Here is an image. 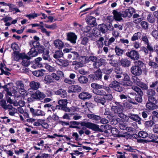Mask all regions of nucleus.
Instances as JSON below:
<instances>
[{"label":"nucleus","instance_id":"nucleus-1","mask_svg":"<svg viewBox=\"0 0 158 158\" xmlns=\"http://www.w3.org/2000/svg\"><path fill=\"white\" fill-rule=\"evenodd\" d=\"M133 63L130 68L131 73L133 75L140 76L146 69L145 64L141 60L134 61Z\"/></svg>","mask_w":158,"mask_h":158},{"label":"nucleus","instance_id":"nucleus-2","mask_svg":"<svg viewBox=\"0 0 158 158\" xmlns=\"http://www.w3.org/2000/svg\"><path fill=\"white\" fill-rule=\"evenodd\" d=\"M69 123L70 126H76L80 124L81 126L85 127L87 128L91 129L95 132H103V130L99 127V125L91 122H86L83 121L81 122L80 123L79 122L76 121H71Z\"/></svg>","mask_w":158,"mask_h":158},{"label":"nucleus","instance_id":"nucleus-3","mask_svg":"<svg viewBox=\"0 0 158 158\" xmlns=\"http://www.w3.org/2000/svg\"><path fill=\"white\" fill-rule=\"evenodd\" d=\"M102 74L101 69H98L97 71L88 76V77L90 82H93L98 81H101Z\"/></svg>","mask_w":158,"mask_h":158},{"label":"nucleus","instance_id":"nucleus-4","mask_svg":"<svg viewBox=\"0 0 158 158\" xmlns=\"http://www.w3.org/2000/svg\"><path fill=\"white\" fill-rule=\"evenodd\" d=\"M45 48L43 45H40L36 49L32 48L30 51L28 53V55L30 57H35L37 56L38 53L41 54L44 52Z\"/></svg>","mask_w":158,"mask_h":158},{"label":"nucleus","instance_id":"nucleus-5","mask_svg":"<svg viewBox=\"0 0 158 158\" xmlns=\"http://www.w3.org/2000/svg\"><path fill=\"white\" fill-rule=\"evenodd\" d=\"M125 55L132 60L135 61L138 60L140 56L138 52L134 50L133 48L131 50L129 49L128 52L126 53Z\"/></svg>","mask_w":158,"mask_h":158},{"label":"nucleus","instance_id":"nucleus-6","mask_svg":"<svg viewBox=\"0 0 158 158\" xmlns=\"http://www.w3.org/2000/svg\"><path fill=\"white\" fill-rule=\"evenodd\" d=\"M158 101L156 99H148V101L146 103V107L149 110H153L158 108Z\"/></svg>","mask_w":158,"mask_h":158},{"label":"nucleus","instance_id":"nucleus-7","mask_svg":"<svg viewBox=\"0 0 158 158\" xmlns=\"http://www.w3.org/2000/svg\"><path fill=\"white\" fill-rule=\"evenodd\" d=\"M30 92H33L31 94V97L34 99L38 101H41L43 99L46 97V95L44 93L41 92L39 90L35 91L34 92L30 91Z\"/></svg>","mask_w":158,"mask_h":158},{"label":"nucleus","instance_id":"nucleus-8","mask_svg":"<svg viewBox=\"0 0 158 158\" xmlns=\"http://www.w3.org/2000/svg\"><path fill=\"white\" fill-rule=\"evenodd\" d=\"M109 86L110 88L113 89L117 92H121L123 89V88L119 82L116 80H114L111 82L109 84Z\"/></svg>","mask_w":158,"mask_h":158},{"label":"nucleus","instance_id":"nucleus-9","mask_svg":"<svg viewBox=\"0 0 158 158\" xmlns=\"http://www.w3.org/2000/svg\"><path fill=\"white\" fill-rule=\"evenodd\" d=\"M143 93L139 94H135V100L134 99H131L129 101V102L133 104L134 105H136L137 104V102L139 103H141L143 101Z\"/></svg>","mask_w":158,"mask_h":158},{"label":"nucleus","instance_id":"nucleus-10","mask_svg":"<svg viewBox=\"0 0 158 158\" xmlns=\"http://www.w3.org/2000/svg\"><path fill=\"white\" fill-rule=\"evenodd\" d=\"M77 39V36L74 33L70 32L67 33V40L73 44L76 43Z\"/></svg>","mask_w":158,"mask_h":158},{"label":"nucleus","instance_id":"nucleus-11","mask_svg":"<svg viewBox=\"0 0 158 158\" xmlns=\"http://www.w3.org/2000/svg\"><path fill=\"white\" fill-rule=\"evenodd\" d=\"M135 12V9L132 7L126 9L124 11H122L123 17L131 18L133 13Z\"/></svg>","mask_w":158,"mask_h":158},{"label":"nucleus","instance_id":"nucleus-12","mask_svg":"<svg viewBox=\"0 0 158 158\" xmlns=\"http://www.w3.org/2000/svg\"><path fill=\"white\" fill-rule=\"evenodd\" d=\"M68 103V100L66 99H60V109L65 112H70V109L67 107Z\"/></svg>","mask_w":158,"mask_h":158},{"label":"nucleus","instance_id":"nucleus-13","mask_svg":"<svg viewBox=\"0 0 158 158\" xmlns=\"http://www.w3.org/2000/svg\"><path fill=\"white\" fill-rule=\"evenodd\" d=\"M92 96L91 94L88 92L83 91L80 93L78 96V98L81 100L85 101L90 99Z\"/></svg>","mask_w":158,"mask_h":158},{"label":"nucleus","instance_id":"nucleus-14","mask_svg":"<svg viewBox=\"0 0 158 158\" xmlns=\"http://www.w3.org/2000/svg\"><path fill=\"white\" fill-rule=\"evenodd\" d=\"M124 78L121 82V84L124 86H130L132 84V82L130 79L129 76L127 73L123 74Z\"/></svg>","mask_w":158,"mask_h":158},{"label":"nucleus","instance_id":"nucleus-15","mask_svg":"<svg viewBox=\"0 0 158 158\" xmlns=\"http://www.w3.org/2000/svg\"><path fill=\"white\" fill-rule=\"evenodd\" d=\"M106 60L102 58L97 59V60L93 63V65L95 69H98L102 65H105Z\"/></svg>","mask_w":158,"mask_h":158},{"label":"nucleus","instance_id":"nucleus-16","mask_svg":"<svg viewBox=\"0 0 158 158\" xmlns=\"http://www.w3.org/2000/svg\"><path fill=\"white\" fill-rule=\"evenodd\" d=\"M129 118L136 123H137L139 124H141L142 121L141 118L139 117L138 115L132 113L128 114Z\"/></svg>","mask_w":158,"mask_h":158},{"label":"nucleus","instance_id":"nucleus-17","mask_svg":"<svg viewBox=\"0 0 158 158\" xmlns=\"http://www.w3.org/2000/svg\"><path fill=\"white\" fill-rule=\"evenodd\" d=\"M13 53L16 58H18V61L20 59L23 60L25 59H30L31 57L30 56H27L24 52L19 53V51H14Z\"/></svg>","mask_w":158,"mask_h":158},{"label":"nucleus","instance_id":"nucleus-18","mask_svg":"<svg viewBox=\"0 0 158 158\" xmlns=\"http://www.w3.org/2000/svg\"><path fill=\"white\" fill-rule=\"evenodd\" d=\"M30 110L31 113L34 117L36 116H43L45 114L44 111L40 110H35L32 107L30 108Z\"/></svg>","mask_w":158,"mask_h":158},{"label":"nucleus","instance_id":"nucleus-19","mask_svg":"<svg viewBox=\"0 0 158 158\" xmlns=\"http://www.w3.org/2000/svg\"><path fill=\"white\" fill-rule=\"evenodd\" d=\"M86 20L87 24L92 27L97 25L96 18L94 17L89 15L86 17Z\"/></svg>","mask_w":158,"mask_h":158},{"label":"nucleus","instance_id":"nucleus-20","mask_svg":"<svg viewBox=\"0 0 158 158\" xmlns=\"http://www.w3.org/2000/svg\"><path fill=\"white\" fill-rule=\"evenodd\" d=\"M111 132L114 137L124 138L125 135L124 133L120 132V131L116 128H113L111 129Z\"/></svg>","mask_w":158,"mask_h":158},{"label":"nucleus","instance_id":"nucleus-21","mask_svg":"<svg viewBox=\"0 0 158 158\" xmlns=\"http://www.w3.org/2000/svg\"><path fill=\"white\" fill-rule=\"evenodd\" d=\"M112 13L113 15L115 21L120 22L123 20L122 17H123V13L120 12H118L116 10H113Z\"/></svg>","mask_w":158,"mask_h":158},{"label":"nucleus","instance_id":"nucleus-22","mask_svg":"<svg viewBox=\"0 0 158 158\" xmlns=\"http://www.w3.org/2000/svg\"><path fill=\"white\" fill-rule=\"evenodd\" d=\"M81 88L79 85H74L71 86L68 90L69 93H79L81 91Z\"/></svg>","mask_w":158,"mask_h":158},{"label":"nucleus","instance_id":"nucleus-23","mask_svg":"<svg viewBox=\"0 0 158 158\" xmlns=\"http://www.w3.org/2000/svg\"><path fill=\"white\" fill-rule=\"evenodd\" d=\"M0 105L4 109L6 110L8 109L9 110H12L13 108V106L11 104L7 105L6 101L4 99H2L0 101Z\"/></svg>","mask_w":158,"mask_h":158},{"label":"nucleus","instance_id":"nucleus-24","mask_svg":"<svg viewBox=\"0 0 158 158\" xmlns=\"http://www.w3.org/2000/svg\"><path fill=\"white\" fill-rule=\"evenodd\" d=\"M42 58L40 57H38L35 59L34 61H33L32 62V67L35 69L36 67L40 68L42 67V64L40 61L42 60Z\"/></svg>","mask_w":158,"mask_h":158},{"label":"nucleus","instance_id":"nucleus-25","mask_svg":"<svg viewBox=\"0 0 158 158\" xmlns=\"http://www.w3.org/2000/svg\"><path fill=\"white\" fill-rule=\"evenodd\" d=\"M146 94L148 99L153 100L156 99L154 97L156 94V92L154 90L152 89H148L147 90Z\"/></svg>","mask_w":158,"mask_h":158},{"label":"nucleus","instance_id":"nucleus-26","mask_svg":"<svg viewBox=\"0 0 158 158\" xmlns=\"http://www.w3.org/2000/svg\"><path fill=\"white\" fill-rule=\"evenodd\" d=\"M120 65L123 67L127 68L130 66L131 64L130 60L127 58H122L120 61Z\"/></svg>","mask_w":158,"mask_h":158},{"label":"nucleus","instance_id":"nucleus-27","mask_svg":"<svg viewBox=\"0 0 158 158\" xmlns=\"http://www.w3.org/2000/svg\"><path fill=\"white\" fill-rule=\"evenodd\" d=\"M29 85L31 87V90H33L34 91H36L40 87V84L39 82H36L33 81L30 82Z\"/></svg>","mask_w":158,"mask_h":158},{"label":"nucleus","instance_id":"nucleus-28","mask_svg":"<svg viewBox=\"0 0 158 158\" xmlns=\"http://www.w3.org/2000/svg\"><path fill=\"white\" fill-rule=\"evenodd\" d=\"M94 100L95 102L98 104H101L102 105H105V101L102 96H95L94 97Z\"/></svg>","mask_w":158,"mask_h":158},{"label":"nucleus","instance_id":"nucleus-29","mask_svg":"<svg viewBox=\"0 0 158 158\" xmlns=\"http://www.w3.org/2000/svg\"><path fill=\"white\" fill-rule=\"evenodd\" d=\"M98 27L102 33H106L108 30L107 26L104 23L99 24Z\"/></svg>","mask_w":158,"mask_h":158},{"label":"nucleus","instance_id":"nucleus-30","mask_svg":"<svg viewBox=\"0 0 158 158\" xmlns=\"http://www.w3.org/2000/svg\"><path fill=\"white\" fill-rule=\"evenodd\" d=\"M123 107L122 106L120 107L115 106H112L111 108V111L115 113L118 114L123 112Z\"/></svg>","mask_w":158,"mask_h":158},{"label":"nucleus","instance_id":"nucleus-31","mask_svg":"<svg viewBox=\"0 0 158 158\" xmlns=\"http://www.w3.org/2000/svg\"><path fill=\"white\" fill-rule=\"evenodd\" d=\"M52 76L51 75H46L43 80L44 82L47 85H48L51 83L54 82L53 79L52 78Z\"/></svg>","mask_w":158,"mask_h":158},{"label":"nucleus","instance_id":"nucleus-32","mask_svg":"<svg viewBox=\"0 0 158 158\" xmlns=\"http://www.w3.org/2000/svg\"><path fill=\"white\" fill-rule=\"evenodd\" d=\"M156 23L157 30L155 29L153 30L151 34L156 40L158 41V19L156 20Z\"/></svg>","mask_w":158,"mask_h":158},{"label":"nucleus","instance_id":"nucleus-33","mask_svg":"<svg viewBox=\"0 0 158 158\" xmlns=\"http://www.w3.org/2000/svg\"><path fill=\"white\" fill-rule=\"evenodd\" d=\"M45 72V71L44 69H40L38 70L33 71L32 74L37 77H42L44 75V72Z\"/></svg>","mask_w":158,"mask_h":158},{"label":"nucleus","instance_id":"nucleus-34","mask_svg":"<svg viewBox=\"0 0 158 158\" xmlns=\"http://www.w3.org/2000/svg\"><path fill=\"white\" fill-rule=\"evenodd\" d=\"M155 123L152 120L145 121L143 120L142 121V124H144L146 128H148L152 127L155 124Z\"/></svg>","mask_w":158,"mask_h":158},{"label":"nucleus","instance_id":"nucleus-35","mask_svg":"<svg viewBox=\"0 0 158 158\" xmlns=\"http://www.w3.org/2000/svg\"><path fill=\"white\" fill-rule=\"evenodd\" d=\"M88 78L83 75H81L78 78V81L81 84H86L88 81Z\"/></svg>","mask_w":158,"mask_h":158},{"label":"nucleus","instance_id":"nucleus-36","mask_svg":"<svg viewBox=\"0 0 158 158\" xmlns=\"http://www.w3.org/2000/svg\"><path fill=\"white\" fill-rule=\"evenodd\" d=\"M81 41V44L84 46L87 45L89 42V39L87 37L82 36L80 38Z\"/></svg>","mask_w":158,"mask_h":158},{"label":"nucleus","instance_id":"nucleus-37","mask_svg":"<svg viewBox=\"0 0 158 158\" xmlns=\"http://www.w3.org/2000/svg\"><path fill=\"white\" fill-rule=\"evenodd\" d=\"M88 118L94 120L98 122L101 119V117L94 114H89L87 115Z\"/></svg>","mask_w":158,"mask_h":158},{"label":"nucleus","instance_id":"nucleus-38","mask_svg":"<svg viewBox=\"0 0 158 158\" xmlns=\"http://www.w3.org/2000/svg\"><path fill=\"white\" fill-rule=\"evenodd\" d=\"M152 116H150L149 118H150L152 117V120L154 123L158 122V112L156 111H153L152 112Z\"/></svg>","mask_w":158,"mask_h":158},{"label":"nucleus","instance_id":"nucleus-39","mask_svg":"<svg viewBox=\"0 0 158 158\" xmlns=\"http://www.w3.org/2000/svg\"><path fill=\"white\" fill-rule=\"evenodd\" d=\"M124 134L125 135L124 138L127 139H132V138L136 139L138 136V135L136 134H134V133L131 134L127 132H125Z\"/></svg>","mask_w":158,"mask_h":158},{"label":"nucleus","instance_id":"nucleus-40","mask_svg":"<svg viewBox=\"0 0 158 158\" xmlns=\"http://www.w3.org/2000/svg\"><path fill=\"white\" fill-rule=\"evenodd\" d=\"M93 92L95 94L102 96L106 94V92L104 90L102 89H93Z\"/></svg>","mask_w":158,"mask_h":158},{"label":"nucleus","instance_id":"nucleus-41","mask_svg":"<svg viewBox=\"0 0 158 158\" xmlns=\"http://www.w3.org/2000/svg\"><path fill=\"white\" fill-rule=\"evenodd\" d=\"M103 99H104L105 102L106 101H111L112 100L113 96L111 94L108 93L105 94L102 96Z\"/></svg>","mask_w":158,"mask_h":158},{"label":"nucleus","instance_id":"nucleus-42","mask_svg":"<svg viewBox=\"0 0 158 158\" xmlns=\"http://www.w3.org/2000/svg\"><path fill=\"white\" fill-rule=\"evenodd\" d=\"M114 50L116 55L118 56H122L123 54L124 50L121 49L118 47L116 46L115 47Z\"/></svg>","mask_w":158,"mask_h":158},{"label":"nucleus","instance_id":"nucleus-43","mask_svg":"<svg viewBox=\"0 0 158 158\" xmlns=\"http://www.w3.org/2000/svg\"><path fill=\"white\" fill-rule=\"evenodd\" d=\"M141 35V34L140 32H137L135 33L131 38V41H134L138 40L139 38L140 39Z\"/></svg>","mask_w":158,"mask_h":158},{"label":"nucleus","instance_id":"nucleus-44","mask_svg":"<svg viewBox=\"0 0 158 158\" xmlns=\"http://www.w3.org/2000/svg\"><path fill=\"white\" fill-rule=\"evenodd\" d=\"M49 52L48 50H46L43 53L42 58L45 60H47L49 61L50 60V58L49 56Z\"/></svg>","mask_w":158,"mask_h":158},{"label":"nucleus","instance_id":"nucleus-45","mask_svg":"<svg viewBox=\"0 0 158 158\" xmlns=\"http://www.w3.org/2000/svg\"><path fill=\"white\" fill-rule=\"evenodd\" d=\"M93 32L94 33L95 37L101 36V32L98 27L94 28L93 29Z\"/></svg>","mask_w":158,"mask_h":158},{"label":"nucleus","instance_id":"nucleus-46","mask_svg":"<svg viewBox=\"0 0 158 158\" xmlns=\"http://www.w3.org/2000/svg\"><path fill=\"white\" fill-rule=\"evenodd\" d=\"M148 65L152 68L154 69L158 68V64L156 62L153 61L152 60H150L148 63Z\"/></svg>","mask_w":158,"mask_h":158},{"label":"nucleus","instance_id":"nucleus-47","mask_svg":"<svg viewBox=\"0 0 158 158\" xmlns=\"http://www.w3.org/2000/svg\"><path fill=\"white\" fill-rule=\"evenodd\" d=\"M138 77L139 76L134 75L132 77V79L133 82L137 85L140 84L141 82L140 79L138 78Z\"/></svg>","mask_w":158,"mask_h":158},{"label":"nucleus","instance_id":"nucleus-48","mask_svg":"<svg viewBox=\"0 0 158 158\" xmlns=\"http://www.w3.org/2000/svg\"><path fill=\"white\" fill-rule=\"evenodd\" d=\"M69 65V62L68 60L60 59V66L63 67H66Z\"/></svg>","mask_w":158,"mask_h":158},{"label":"nucleus","instance_id":"nucleus-49","mask_svg":"<svg viewBox=\"0 0 158 158\" xmlns=\"http://www.w3.org/2000/svg\"><path fill=\"white\" fill-rule=\"evenodd\" d=\"M142 28L144 30H148V23L145 21H142L140 23Z\"/></svg>","mask_w":158,"mask_h":158},{"label":"nucleus","instance_id":"nucleus-50","mask_svg":"<svg viewBox=\"0 0 158 158\" xmlns=\"http://www.w3.org/2000/svg\"><path fill=\"white\" fill-rule=\"evenodd\" d=\"M148 136V133L144 131H140L138 133V136L140 138H145Z\"/></svg>","mask_w":158,"mask_h":158},{"label":"nucleus","instance_id":"nucleus-51","mask_svg":"<svg viewBox=\"0 0 158 158\" xmlns=\"http://www.w3.org/2000/svg\"><path fill=\"white\" fill-rule=\"evenodd\" d=\"M118 97L121 100H125L128 98L131 99L130 97L127 95L126 94H121L119 95Z\"/></svg>","mask_w":158,"mask_h":158},{"label":"nucleus","instance_id":"nucleus-52","mask_svg":"<svg viewBox=\"0 0 158 158\" xmlns=\"http://www.w3.org/2000/svg\"><path fill=\"white\" fill-rule=\"evenodd\" d=\"M118 126L121 129L124 130H126L127 124L126 123L122 122L119 123Z\"/></svg>","mask_w":158,"mask_h":158},{"label":"nucleus","instance_id":"nucleus-53","mask_svg":"<svg viewBox=\"0 0 158 158\" xmlns=\"http://www.w3.org/2000/svg\"><path fill=\"white\" fill-rule=\"evenodd\" d=\"M147 19L148 21L150 23H153L155 22V20L154 17L152 16L151 15L149 14L148 15Z\"/></svg>","mask_w":158,"mask_h":158},{"label":"nucleus","instance_id":"nucleus-54","mask_svg":"<svg viewBox=\"0 0 158 158\" xmlns=\"http://www.w3.org/2000/svg\"><path fill=\"white\" fill-rule=\"evenodd\" d=\"M102 73H103L106 75H110V74L113 71V69L112 68L110 69H102Z\"/></svg>","mask_w":158,"mask_h":158},{"label":"nucleus","instance_id":"nucleus-55","mask_svg":"<svg viewBox=\"0 0 158 158\" xmlns=\"http://www.w3.org/2000/svg\"><path fill=\"white\" fill-rule=\"evenodd\" d=\"M138 86L141 87L143 90H147L148 89V86L147 84L144 82H141L140 84Z\"/></svg>","mask_w":158,"mask_h":158},{"label":"nucleus","instance_id":"nucleus-56","mask_svg":"<svg viewBox=\"0 0 158 158\" xmlns=\"http://www.w3.org/2000/svg\"><path fill=\"white\" fill-rule=\"evenodd\" d=\"M67 96V94L65 90H64L63 89H60V96L62 98L66 97Z\"/></svg>","mask_w":158,"mask_h":158},{"label":"nucleus","instance_id":"nucleus-57","mask_svg":"<svg viewBox=\"0 0 158 158\" xmlns=\"http://www.w3.org/2000/svg\"><path fill=\"white\" fill-rule=\"evenodd\" d=\"M25 16L28 18L30 20L31 19H34L35 18L37 17V13H36L34 12V13H32V14H30L28 15H26Z\"/></svg>","mask_w":158,"mask_h":158},{"label":"nucleus","instance_id":"nucleus-58","mask_svg":"<svg viewBox=\"0 0 158 158\" xmlns=\"http://www.w3.org/2000/svg\"><path fill=\"white\" fill-rule=\"evenodd\" d=\"M26 60H23L22 62V64L26 67L28 66L30 64V61L29 60L30 59H26Z\"/></svg>","mask_w":158,"mask_h":158},{"label":"nucleus","instance_id":"nucleus-59","mask_svg":"<svg viewBox=\"0 0 158 158\" xmlns=\"http://www.w3.org/2000/svg\"><path fill=\"white\" fill-rule=\"evenodd\" d=\"M94 106V105L90 102H86L85 103V104L83 105V107L85 109H86L89 107L93 108Z\"/></svg>","mask_w":158,"mask_h":158},{"label":"nucleus","instance_id":"nucleus-60","mask_svg":"<svg viewBox=\"0 0 158 158\" xmlns=\"http://www.w3.org/2000/svg\"><path fill=\"white\" fill-rule=\"evenodd\" d=\"M141 39L142 40L143 42L145 44H148V43H149L148 38L146 34L144 35H143Z\"/></svg>","mask_w":158,"mask_h":158},{"label":"nucleus","instance_id":"nucleus-61","mask_svg":"<svg viewBox=\"0 0 158 158\" xmlns=\"http://www.w3.org/2000/svg\"><path fill=\"white\" fill-rule=\"evenodd\" d=\"M132 89L136 92V93H135V94L143 93L141 89L138 86H135L133 87Z\"/></svg>","mask_w":158,"mask_h":158},{"label":"nucleus","instance_id":"nucleus-62","mask_svg":"<svg viewBox=\"0 0 158 158\" xmlns=\"http://www.w3.org/2000/svg\"><path fill=\"white\" fill-rule=\"evenodd\" d=\"M18 45L15 42L13 43L11 45V48L14 51H16L18 50Z\"/></svg>","mask_w":158,"mask_h":158},{"label":"nucleus","instance_id":"nucleus-63","mask_svg":"<svg viewBox=\"0 0 158 158\" xmlns=\"http://www.w3.org/2000/svg\"><path fill=\"white\" fill-rule=\"evenodd\" d=\"M71 53H72L73 59H77L78 58L79 55L77 52L73 51L71 52Z\"/></svg>","mask_w":158,"mask_h":158},{"label":"nucleus","instance_id":"nucleus-64","mask_svg":"<svg viewBox=\"0 0 158 158\" xmlns=\"http://www.w3.org/2000/svg\"><path fill=\"white\" fill-rule=\"evenodd\" d=\"M158 86V81H156L152 83V84L150 85V87L151 88H153L156 89V87Z\"/></svg>","mask_w":158,"mask_h":158}]
</instances>
